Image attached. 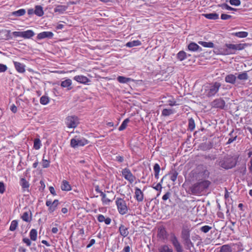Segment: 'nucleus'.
<instances>
[{
  "label": "nucleus",
  "instance_id": "obj_1",
  "mask_svg": "<svg viewBox=\"0 0 252 252\" xmlns=\"http://www.w3.org/2000/svg\"><path fill=\"white\" fill-rule=\"evenodd\" d=\"M247 46L246 43H239L236 44L226 43L224 46L219 49V54L228 55L235 54L237 51L242 50Z\"/></svg>",
  "mask_w": 252,
  "mask_h": 252
},
{
  "label": "nucleus",
  "instance_id": "obj_2",
  "mask_svg": "<svg viewBox=\"0 0 252 252\" xmlns=\"http://www.w3.org/2000/svg\"><path fill=\"white\" fill-rule=\"evenodd\" d=\"M211 183L209 180H202L191 186L190 190L193 194L198 195L208 189Z\"/></svg>",
  "mask_w": 252,
  "mask_h": 252
},
{
  "label": "nucleus",
  "instance_id": "obj_3",
  "mask_svg": "<svg viewBox=\"0 0 252 252\" xmlns=\"http://www.w3.org/2000/svg\"><path fill=\"white\" fill-rule=\"evenodd\" d=\"M237 160L238 158L227 155L220 159L219 165L225 169H231L236 166Z\"/></svg>",
  "mask_w": 252,
  "mask_h": 252
},
{
  "label": "nucleus",
  "instance_id": "obj_4",
  "mask_svg": "<svg viewBox=\"0 0 252 252\" xmlns=\"http://www.w3.org/2000/svg\"><path fill=\"white\" fill-rule=\"evenodd\" d=\"M116 205L118 212L122 215H124L128 212V208L126 200L124 198L117 197L115 201Z\"/></svg>",
  "mask_w": 252,
  "mask_h": 252
},
{
  "label": "nucleus",
  "instance_id": "obj_5",
  "mask_svg": "<svg viewBox=\"0 0 252 252\" xmlns=\"http://www.w3.org/2000/svg\"><path fill=\"white\" fill-rule=\"evenodd\" d=\"M89 141L84 137L76 135L70 140V146L73 148L84 146L89 143Z\"/></svg>",
  "mask_w": 252,
  "mask_h": 252
},
{
  "label": "nucleus",
  "instance_id": "obj_6",
  "mask_svg": "<svg viewBox=\"0 0 252 252\" xmlns=\"http://www.w3.org/2000/svg\"><path fill=\"white\" fill-rule=\"evenodd\" d=\"M221 85L219 82H215L213 84H210L209 86L207 87L205 89V93L208 97H211L215 95L219 91Z\"/></svg>",
  "mask_w": 252,
  "mask_h": 252
},
{
  "label": "nucleus",
  "instance_id": "obj_7",
  "mask_svg": "<svg viewBox=\"0 0 252 252\" xmlns=\"http://www.w3.org/2000/svg\"><path fill=\"white\" fill-rule=\"evenodd\" d=\"M65 124L69 128H75L79 124L78 118L76 116H68L65 119Z\"/></svg>",
  "mask_w": 252,
  "mask_h": 252
},
{
  "label": "nucleus",
  "instance_id": "obj_8",
  "mask_svg": "<svg viewBox=\"0 0 252 252\" xmlns=\"http://www.w3.org/2000/svg\"><path fill=\"white\" fill-rule=\"evenodd\" d=\"M122 175L125 180L132 184L136 180L135 176L132 173L128 168H125L122 170Z\"/></svg>",
  "mask_w": 252,
  "mask_h": 252
},
{
  "label": "nucleus",
  "instance_id": "obj_9",
  "mask_svg": "<svg viewBox=\"0 0 252 252\" xmlns=\"http://www.w3.org/2000/svg\"><path fill=\"white\" fill-rule=\"evenodd\" d=\"M190 225H184L182 229V238L186 242L190 241Z\"/></svg>",
  "mask_w": 252,
  "mask_h": 252
},
{
  "label": "nucleus",
  "instance_id": "obj_10",
  "mask_svg": "<svg viewBox=\"0 0 252 252\" xmlns=\"http://www.w3.org/2000/svg\"><path fill=\"white\" fill-rule=\"evenodd\" d=\"M59 204V201L58 199L54 200L53 202L50 200H47L46 201V205L48 207V211L50 213L54 212L56 210Z\"/></svg>",
  "mask_w": 252,
  "mask_h": 252
},
{
  "label": "nucleus",
  "instance_id": "obj_11",
  "mask_svg": "<svg viewBox=\"0 0 252 252\" xmlns=\"http://www.w3.org/2000/svg\"><path fill=\"white\" fill-rule=\"evenodd\" d=\"M170 241L177 252H183L181 245L179 242L177 237L174 234L171 236Z\"/></svg>",
  "mask_w": 252,
  "mask_h": 252
},
{
  "label": "nucleus",
  "instance_id": "obj_12",
  "mask_svg": "<svg viewBox=\"0 0 252 252\" xmlns=\"http://www.w3.org/2000/svg\"><path fill=\"white\" fill-rule=\"evenodd\" d=\"M134 189V198L138 202H142L144 197L143 192L138 187H135Z\"/></svg>",
  "mask_w": 252,
  "mask_h": 252
},
{
  "label": "nucleus",
  "instance_id": "obj_13",
  "mask_svg": "<svg viewBox=\"0 0 252 252\" xmlns=\"http://www.w3.org/2000/svg\"><path fill=\"white\" fill-rule=\"evenodd\" d=\"M225 104L224 100L220 98L215 99L211 103L213 107L220 109H223L224 107Z\"/></svg>",
  "mask_w": 252,
  "mask_h": 252
},
{
  "label": "nucleus",
  "instance_id": "obj_14",
  "mask_svg": "<svg viewBox=\"0 0 252 252\" xmlns=\"http://www.w3.org/2000/svg\"><path fill=\"white\" fill-rule=\"evenodd\" d=\"M16 70L20 73H23L26 71L25 65L18 62L13 61Z\"/></svg>",
  "mask_w": 252,
  "mask_h": 252
},
{
  "label": "nucleus",
  "instance_id": "obj_15",
  "mask_svg": "<svg viewBox=\"0 0 252 252\" xmlns=\"http://www.w3.org/2000/svg\"><path fill=\"white\" fill-rule=\"evenodd\" d=\"M73 79L79 83L84 84H87L90 81L88 77L84 75H76L74 77Z\"/></svg>",
  "mask_w": 252,
  "mask_h": 252
},
{
  "label": "nucleus",
  "instance_id": "obj_16",
  "mask_svg": "<svg viewBox=\"0 0 252 252\" xmlns=\"http://www.w3.org/2000/svg\"><path fill=\"white\" fill-rule=\"evenodd\" d=\"M54 34L51 32H43L38 33L37 35V38L38 39H42L45 38H52L53 37Z\"/></svg>",
  "mask_w": 252,
  "mask_h": 252
},
{
  "label": "nucleus",
  "instance_id": "obj_17",
  "mask_svg": "<svg viewBox=\"0 0 252 252\" xmlns=\"http://www.w3.org/2000/svg\"><path fill=\"white\" fill-rule=\"evenodd\" d=\"M20 186L24 191H28L30 187V184L25 178H21L19 182Z\"/></svg>",
  "mask_w": 252,
  "mask_h": 252
},
{
  "label": "nucleus",
  "instance_id": "obj_18",
  "mask_svg": "<svg viewBox=\"0 0 252 252\" xmlns=\"http://www.w3.org/2000/svg\"><path fill=\"white\" fill-rule=\"evenodd\" d=\"M119 231L121 236L126 237L129 234L128 228L123 224H121L119 228Z\"/></svg>",
  "mask_w": 252,
  "mask_h": 252
},
{
  "label": "nucleus",
  "instance_id": "obj_19",
  "mask_svg": "<svg viewBox=\"0 0 252 252\" xmlns=\"http://www.w3.org/2000/svg\"><path fill=\"white\" fill-rule=\"evenodd\" d=\"M68 8V5H57L54 8V12L59 14H63Z\"/></svg>",
  "mask_w": 252,
  "mask_h": 252
},
{
  "label": "nucleus",
  "instance_id": "obj_20",
  "mask_svg": "<svg viewBox=\"0 0 252 252\" xmlns=\"http://www.w3.org/2000/svg\"><path fill=\"white\" fill-rule=\"evenodd\" d=\"M97 219L99 222H104L107 225L110 224L111 222V219L110 218L107 217L105 218L104 216L102 214H99L97 216Z\"/></svg>",
  "mask_w": 252,
  "mask_h": 252
},
{
  "label": "nucleus",
  "instance_id": "obj_21",
  "mask_svg": "<svg viewBox=\"0 0 252 252\" xmlns=\"http://www.w3.org/2000/svg\"><path fill=\"white\" fill-rule=\"evenodd\" d=\"M61 188L62 190L67 191H70L72 189L71 186L69 184V183L65 180H63L62 181L61 183Z\"/></svg>",
  "mask_w": 252,
  "mask_h": 252
},
{
  "label": "nucleus",
  "instance_id": "obj_22",
  "mask_svg": "<svg viewBox=\"0 0 252 252\" xmlns=\"http://www.w3.org/2000/svg\"><path fill=\"white\" fill-rule=\"evenodd\" d=\"M236 76L232 74L227 75L225 77V81L226 83L234 84L236 81Z\"/></svg>",
  "mask_w": 252,
  "mask_h": 252
},
{
  "label": "nucleus",
  "instance_id": "obj_23",
  "mask_svg": "<svg viewBox=\"0 0 252 252\" xmlns=\"http://www.w3.org/2000/svg\"><path fill=\"white\" fill-rule=\"evenodd\" d=\"M72 81L70 79H67L61 82V86L63 88H67L68 90L72 89Z\"/></svg>",
  "mask_w": 252,
  "mask_h": 252
},
{
  "label": "nucleus",
  "instance_id": "obj_24",
  "mask_svg": "<svg viewBox=\"0 0 252 252\" xmlns=\"http://www.w3.org/2000/svg\"><path fill=\"white\" fill-rule=\"evenodd\" d=\"M158 250V252H173V249L167 245L161 246Z\"/></svg>",
  "mask_w": 252,
  "mask_h": 252
},
{
  "label": "nucleus",
  "instance_id": "obj_25",
  "mask_svg": "<svg viewBox=\"0 0 252 252\" xmlns=\"http://www.w3.org/2000/svg\"><path fill=\"white\" fill-rule=\"evenodd\" d=\"M101 201L103 205H109L112 200L108 198L105 193H101Z\"/></svg>",
  "mask_w": 252,
  "mask_h": 252
},
{
  "label": "nucleus",
  "instance_id": "obj_26",
  "mask_svg": "<svg viewBox=\"0 0 252 252\" xmlns=\"http://www.w3.org/2000/svg\"><path fill=\"white\" fill-rule=\"evenodd\" d=\"M22 37L27 39L32 37L34 35V32L31 30H27L26 31L23 32Z\"/></svg>",
  "mask_w": 252,
  "mask_h": 252
},
{
  "label": "nucleus",
  "instance_id": "obj_27",
  "mask_svg": "<svg viewBox=\"0 0 252 252\" xmlns=\"http://www.w3.org/2000/svg\"><path fill=\"white\" fill-rule=\"evenodd\" d=\"M35 14L39 17H41L44 15L43 8L40 5H36L34 9Z\"/></svg>",
  "mask_w": 252,
  "mask_h": 252
},
{
  "label": "nucleus",
  "instance_id": "obj_28",
  "mask_svg": "<svg viewBox=\"0 0 252 252\" xmlns=\"http://www.w3.org/2000/svg\"><path fill=\"white\" fill-rule=\"evenodd\" d=\"M200 47L195 42H192L188 45V49L189 51L195 52L200 49Z\"/></svg>",
  "mask_w": 252,
  "mask_h": 252
},
{
  "label": "nucleus",
  "instance_id": "obj_29",
  "mask_svg": "<svg viewBox=\"0 0 252 252\" xmlns=\"http://www.w3.org/2000/svg\"><path fill=\"white\" fill-rule=\"evenodd\" d=\"M21 218L23 221L30 222L32 220V216L31 215L30 216L29 212H25L21 216Z\"/></svg>",
  "mask_w": 252,
  "mask_h": 252
},
{
  "label": "nucleus",
  "instance_id": "obj_30",
  "mask_svg": "<svg viewBox=\"0 0 252 252\" xmlns=\"http://www.w3.org/2000/svg\"><path fill=\"white\" fill-rule=\"evenodd\" d=\"M30 237L31 240L35 241L37 237V230L35 229H32L30 232Z\"/></svg>",
  "mask_w": 252,
  "mask_h": 252
},
{
  "label": "nucleus",
  "instance_id": "obj_31",
  "mask_svg": "<svg viewBox=\"0 0 252 252\" xmlns=\"http://www.w3.org/2000/svg\"><path fill=\"white\" fill-rule=\"evenodd\" d=\"M198 44L204 47L212 48L214 47V44L212 42L198 41Z\"/></svg>",
  "mask_w": 252,
  "mask_h": 252
},
{
  "label": "nucleus",
  "instance_id": "obj_32",
  "mask_svg": "<svg viewBox=\"0 0 252 252\" xmlns=\"http://www.w3.org/2000/svg\"><path fill=\"white\" fill-rule=\"evenodd\" d=\"M219 252H232V251L230 245H223L220 248Z\"/></svg>",
  "mask_w": 252,
  "mask_h": 252
},
{
  "label": "nucleus",
  "instance_id": "obj_33",
  "mask_svg": "<svg viewBox=\"0 0 252 252\" xmlns=\"http://www.w3.org/2000/svg\"><path fill=\"white\" fill-rule=\"evenodd\" d=\"M117 80L120 83H127L131 80H132V79L130 78H127L124 76H119L117 77Z\"/></svg>",
  "mask_w": 252,
  "mask_h": 252
},
{
  "label": "nucleus",
  "instance_id": "obj_34",
  "mask_svg": "<svg viewBox=\"0 0 252 252\" xmlns=\"http://www.w3.org/2000/svg\"><path fill=\"white\" fill-rule=\"evenodd\" d=\"M187 57V54L184 51H181L177 54V58L180 61L184 60Z\"/></svg>",
  "mask_w": 252,
  "mask_h": 252
},
{
  "label": "nucleus",
  "instance_id": "obj_35",
  "mask_svg": "<svg viewBox=\"0 0 252 252\" xmlns=\"http://www.w3.org/2000/svg\"><path fill=\"white\" fill-rule=\"evenodd\" d=\"M204 16L208 19L217 20L219 18V15L217 13H208L203 14Z\"/></svg>",
  "mask_w": 252,
  "mask_h": 252
},
{
  "label": "nucleus",
  "instance_id": "obj_36",
  "mask_svg": "<svg viewBox=\"0 0 252 252\" xmlns=\"http://www.w3.org/2000/svg\"><path fill=\"white\" fill-rule=\"evenodd\" d=\"M160 166L158 163L155 164L154 166V170L155 172V177L156 179H158L159 178V173L160 172Z\"/></svg>",
  "mask_w": 252,
  "mask_h": 252
},
{
  "label": "nucleus",
  "instance_id": "obj_37",
  "mask_svg": "<svg viewBox=\"0 0 252 252\" xmlns=\"http://www.w3.org/2000/svg\"><path fill=\"white\" fill-rule=\"evenodd\" d=\"M26 13V10L24 9H20L17 11H13L12 13V15L16 16V17H19L21 16H23Z\"/></svg>",
  "mask_w": 252,
  "mask_h": 252
},
{
  "label": "nucleus",
  "instance_id": "obj_38",
  "mask_svg": "<svg viewBox=\"0 0 252 252\" xmlns=\"http://www.w3.org/2000/svg\"><path fill=\"white\" fill-rule=\"evenodd\" d=\"M232 34L239 38H245L248 35V32H239L233 33Z\"/></svg>",
  "mask_w": 252,
  "mask_h": 252
},
{
  "label": "nucleus",
  "instance_id": "obj_39",
  "mask_svg": "<svg viewBox=\"0 0 252 252\" xmlns=\"http://www.w3.org/2000/svg\"><path fill=\"white\" fill-rule=\"evenodd\" d=\"M130 120L129 118L126 119L122 123L120 126L119 127V131H122L125 129L127 126L128 123L129 122Z\"/></svg>",
  "mask_w": 252,
  "mask_h": 252
},
{
  "label": "nucleus",
  "instance_id": "obj_40",
  "mask_svg": "<svg viewBox=\"0 0 252 252\" xmlns=\"http://www.w3.org/2000/svg\"><path fill=\"white\" fill-rule=\"evenodd\" d=\"M18 225V222L17 220H12L10 225L9 230L11 231H15L17 228Z\"/></svg>",
  "mask_w": 252,
  "mask_h": 252
},
{
  "label": "nucleus",
  "instance_id": "obj_41",
  "mask_svg": "<svg viewBox=\"0 0 252 252\" xmlns=\"http://www.w3.org/2000/svg\"><path fill=\"white\" fill-rule=\"evenodd\" d=\"M188 125L189 129L190 131H192L194 129L195 127V124L194 120L192 118L189 119Z\"/></svg>",
  "mask_w": 252,
  "mask_h": 252
},
{
  "label": "nucleus",
  "instance_id": "obj_42",
  "mask_svg": "<svg viewBox=\"0 0 252 252\" xmlns=\"http://www.w3.org/2000/svg\"><path fill=\"white\" fill-rule=\"evenodd\" d=\"M173 113L174 111L171 109H164L161 112V114L163 116H168Z\"/></svg>",
  "mask_w": 252,
  "mask_h": 252
},
{
  "label": "nucleus",
  "instance_id": "obj_43",
  "mask_svg": "<svg viewBox=\"0 0 252 252\" xmlns=\"http://www.w3.org/2000/svg\"><path fill=\"white\" fill-rule=\"evenodd\" d=\"M41 163L42 167L44 168H46L50 166V161L49 160L45 159V156L43 155Z\"/></svg>",
  "mask_w": 252,
  "mask_h": 252
},
{
  "label": "nucleus",
  "instance_id": "obj_44",
  "mask_svg": "<svg viewBox=\"0 0 252 252\" xmlns=\"http://www.w3.org/2000/svg\"><path fill=\"white\" fill-rule=\"evenodd\" d=\"M163 179L162 178L160 181V182L158 183L155 186H152V188L153 189H154L155 190H158V191H159V192L157 194V196H158L160 194V193L161 191V189H162V185H161V184H162V181H163Z\"/></svg>",
  "mask_w": 252,
  "mask_h": 252
},
{
  "label": "nucleus",
  "instance_id": "obj_45",
  "mask_svg": "<svg viewBox=\"0 0 252 252\" xmlns=\"http://www.w3.org/2000/svg\"><path fill=\"white\" fill-rule=\"evenodd\" d=\"M49 102V98L46 95H43L40 97V103L42 105H46Z\"/></svg>",
  "mask_w": 252,
  "mask_h": 252
},
{
  "label": "nucleus",
  "instance_id": "obj_46",
  "mask_svg": "<svg viewBox=\"0 0 252 252\" xmlns=\"http://www.w3.org/2000/svg\"><path fill=\"white\" fill-rule=\"evenodd\" d=\"M41 141L39 139L36 138L34 140L33 148L35 150H38L41 147Z\"/></svg>",
  "mask_w": 252,
  "mask_h": 252
},
{
  "label": "nucleus",
  "instance_id": "obj_47",
  "mask_svg": "<svg viewBox=\"0 0 252 252\" xmlns=\"http://www.w3.org/2000/svg\"><path fill=\"white\" fill-rule=\"evenodd\" d=\"M178 173L177 171H174V172L169 174L170 179L174 182L176 181Z\"/></svg>",
  "mask_w": 252,
  "mask_h": 252
},
{
  "label": "nucleus",
  "instance_id": "obj_48",
  "mask_svg": "<svg viewBox=\"0 0 252 252\" xmlns=\"http://www.w3.org/2000/svg\"><path fill=\"white\" fill-rule=\"evenodd\" d=\"M237 78L240 80H247L248 79V75L246 72H243L239 74Z\"/></svg>",
  "mask_w": 252,
  "mask_h": 252
},
{
  "label": "nucleus",
  "instance_id": "obj_49",
  "mask_svg": "<svg viewBox=\"0 0 252 252\" xmlns=\"http://www.w3.org/2000/svg\"><path fill=\"white\" fill-rule=\"evenodd\" d=\"M211 229V226H210L209 225H204L202 226L200 229L202 232L206 233L208 232Z\"/></svg>",
  "mask_w": 252,
  "mask_h": 252
},
{
  "label": "nucleus",
  "instance_id": "obj_50",
  "mask_svg": "<svg viewBox=\"0 0 252 252\" xmlns=\"http://www.w3.org/2000/svg\"><path fill=\"white\" fill-rule=\"evenodd\" d=\"M23 243H25L27 246H31L32 244L31 240L27 237H25L22 239Z\"/></svg>",
  "mask_w": 252,
  "mask_h": 252
},
{
  "label": "nucleus",
  "instance_id": "obj_51",
  "mask_svg": "<svg viewBox=\"0 0 252 252\" xmlns=\"http://www.w3.org/2000/svg\"><path fill=\"white\" fill-rule=\"evenodd\" d=\"M229 2L231 5L235 6H239L241 4L240 0H230Z\"/></svg>",
  "mask_w": 252,
  "mask_h": 252
},
{
  "label": "nucleus",
  "instance_id": "obj_52",
  "mask_svg": "<svg viewBox=\"0 0 252 252\" xmlns=\"http://www.w3.org/2000/svg\"><path fill=\"white\" fill-rule=\"evenodd\" d=\"M222 8L223 9H225L228 10H236V9L231 7V6H230L229 5L226 3L222 4Z\"/></svg>",
  "mask_w": 252,
  "mask_h": 252
},
{
  "label": "nucleus",
  "instance_id": "obj_53",
  "mask_svg": "<svg viewBox=\"0 0 252 252\" xmlns=\"http://www.w3.org/2000/svg\"><path fill=\"white\" fill-rule=\"evenodd\" d=\"M5 190V187L2 182H0V193L3 194Z\"/></svg>",
  "mask_w": 252,
  "mask_h": 252
},
{
  "label": "nucleus",
  "instance_id": "obj_54",
  "mask_svg": "<svg viewBox=\"0 0 252 252\" xmlns=\"http://www.w3.org/2000/svg\"><path fill=\"white\" fill-rule=\"evenodd\" d=\"M168 103L169 105L171 106H176L177 105L176 103V101L174 99L172 98L171 99H169L168 100Z\"/></svg>",
  "mask_w": 252,
  "mask_h": 252
},
{
  "label": "nucleus",
  "instance_id": "obj_55",
  "mask_svg": "<svg viewBox=\"0 0 252 252\" xmlns=\"http://www.w3.org/2000/svg\"><path fill=\"white\" fill-rule=\"evenodd\" d=\"M7 69V66L3 64L0 63V73L4 72Z\"/></svg>",
  "mask_w": 252,
  "mask_h": 252
},
{
  "label": "nucleus",
  "instance_id": "obj_56",
  "mask_svg": "<svg viewBox=\"0 0 252 252\" xmlns=\"http://www.w3.org/2000/svg\"><path fill=\"white\" fill-rule=\"evenodd\" d=\"M220 17L222 20H225L231 18L232 16L230 15H228L226 14H222L221 15Z\"/></svg>",
  "mask_w": 252,
  "mask_h": 252
},
{
  "label": "nucleus",
  "instance_id": "obj_57",
  "mask_svg": "<svg viewBox=\"0 0 252 252\" xmlns=\"http://www.w3.org/2000/svg\"><path fill=\"white\" fill-rule=\"evenodd\" d=\"M23 32H12L13 35L15 37H22Z\"/></svg>",
  "mask_w": 252,
  "mask_h": 252
},
{
  "label": "nucleus",
  "instance_id": "obj_58",
  "mask_svg": "<svg viewBox=\"0 0 252 252\" xmlns=\"http://www.w3.org/2000/svg\"><path fill=\"white\" fill-rule=\"evenodd\" d=\"M248 169L250 173L252 174V157L250 159V161L248 163Z\"/></svg>",
  "mask_w": 252,
  "mask_h": 252
},
{
  "label": "nucleus",
  "instance_id": "obj_59",
  "mask_svg": "<svg viewBox=\"0 0 252 252\" xmlns=\"http://www.w3.org/2000/svg\"><path fill=\"white\" fill-rule=\"evenodd\" d=\"M237 137V135H235V136L234 137H231L230 138H229L226 143L227 144H231V143H232L233 141H234L235 140H236V138Z\"/></svg>",
  "mask_w": 252,
  "mask_h": 252
},
{
  "label": "nucleus",
  "instance_id": "obj_60",
  "mask_svg": "<svg viewBox=\"0 0 252 252\" xmlns=\"http://www.w3.org/2000/svg\"><path fill=\"white\" fill-rule=\"evenodd\" d=\"M171 193L169 192H167L162 197V199L164 201L167 200L170 196Z\"/></svg>",
  "mask_w": 252,
  "mask_h": 252
},
{
  "label": "nucleus",
  "instance_id": "obj_61",
  "mask_svg": "<svg viewBox=\"0 0 252 252\" xmlns=\"http://www.w3.org/2000/svg\"><path fill=\"white\" fill-rule=\"evenodd\" d=\"M95 243V240L94 239H92L90 241L89 244L87 246V248H91Z\"/></svg>",
  "mask_w": 252,
  "mask_h": 252
},
{
  "label": "nucleus",
  "instance_id": "obj_62",
  "mask_svg": "<svg viewBox=\"0 0 252 252\" xmlns=\"http://www.w3.org/2000/svg\"><path fill=\"white\" fill-rule=\"evenodd\" d=\"M133 46H139L141 44V42L138 40L132 41Z\"/></svg>",
  "mask_w": 252,
  "mask_h": 252
},
{
  "label": "nucleus",
  "instance_id": "obj_63",
  "mask_svg": "<svg viewBox=\"0 0 252 252\" xmlns=\"http://www.w3.org/2000/svg\"><path fill=\"white\" fill-rule=\"evenodd\" d=\"M116 160L119 162H123L124 160V158L121 156H118L116 157Z\"/></svg>",
  "mask_w": 252,
  "mask_h": 252
},
{
  "label": "nucleus",
  "instance_id": "obj_64",
  "mask_svg": "<svg viewBox=\"0 0 252 252\" xmlns=\"http://www.w3.org/2000/svg\"><path fill=\"white\" fill-rule=\"evenodd\" d=\"M50 192L52 194H53L54 196H56L57 195L56 191L53 187H50L49 188Z\"/></svg>",
  "mask_w": 252,
  "mask_h": 252
}]
</instances>
